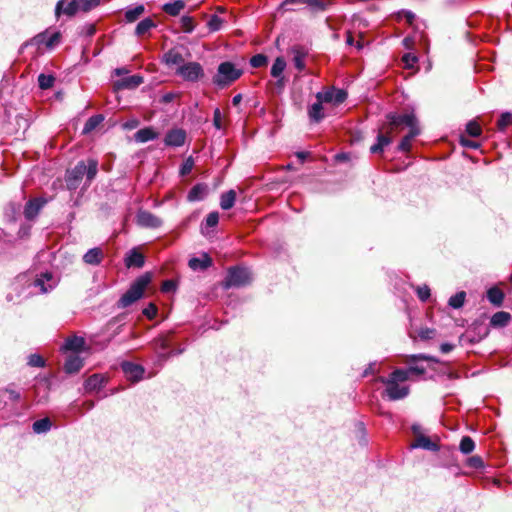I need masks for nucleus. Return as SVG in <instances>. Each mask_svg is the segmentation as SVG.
Wrapping results in <instances>:
<instances>
[{
	"label": "nucleus",
	"instance_id": "1",
	"mask_svg": "<svg viewBox=\"0 0 512 512\" xmlns=\"http://www.w3.org/2000/svg\"><path fill=\"white\" fill-rule=\"evenodd\" d=\"M385 118L383 130L387 133H398L405 127L409 128V132L401 139L397 147V150L400 152H409L412 140L420 134L418 120L414 113L398 114L396 112H389Z\"/></svg>",
	"mask_w": 512,
	"mask_h": 512
},
{
	"label": "nucleus",
	"instance_id": "2",
	"mask_svg": "<svg viewBox=\"0 0 512 512\" xmlns=\"http://www.w3.org/2000/svg\"><path fill=\"white\" fill-rule=\"evenodd\" d=\"M58 284V279L51 272L42 273L36 278L29 274H21L16 277L11 289L17 293V298H26L33 294L31 288L38 289L41 293H47Z\"/></svg>",
	"mask_w": 512,
	"mask_h": 512
},
{
	"label": "nucleus",
	"instance_id": "3",
	"mask_svg": "<svg viewBox=\"0 0 512 512\" xmlns=\"http://www.w3.org/2000/svg\"><path fill=\"white\" fill-rule=\"evenodd\" d=\"M98 173V160L89 158L87 162L79 161L72 169L66 173V185L69 190H76L84 176L86 177L85 186H90Z\"/></svg>",
	"mask_w": 512,
	"mask_h": 512
},
{
	"label": "nucleus",
	"instance_id": "4",
	"mask_svg": "<svg viewBox=\"0 0 512 512\" xmlns=\"http://www.w3.org/2000/svg\"><path fill=\"white\" fill-rule=\"evenodd\" d=\"M378 380L385 385L384 396L391 401L404 399L410 393V387L404 384L407 380L401 368L395 369L387 377H379Z\"/></svg>",
	"mask_w": 512,
	"mask_h": 512
},
{
	"label": "nucleus",
	"instance_id": "5",
	"mask_svg": "<svg viewBox=\"0 0 512 512\" xmlns=\"http://www.w3.org/2000/svg\"><path fill=\"white\" fill-rule=\"evenodd\" d=\"M151 282V275L149 273H145L131 284L129 289L120 297L117 302L118 308H127L137 300H139L144 293V290Z\"/></svg>",
	"mask_w": 512,
	"mask_h": 512
},
{
	"label": "nucleus",
	"instance_id": "6",
	"mask_svg": "<svg viewBox=\"0 0 512 512\" xmlns=\"http://www.w3.org/2000/svg\"><path fill=\"white\" fill-rule=\"evenodd\" d=\"M243 74V70L236 68V66L229 61L219 64L217 73L213 76V83L224 88L238 80Z\"/></svg>",
	"mask_w": 512,
	"mask_h": 512
},
{
	"label": "nucleus",
	"instance_id": "7",
	"mask_svg": "<svg viewBox=\"0 0 512 512\" xmlns=\"http://www.w3.org/2000/svg\"><path fill=\"white\" fill-rule=\"evenodd\" d=\"M252 281V275L248 268L235 266L229 268L223 287L229 289L232 287H243Z\"/></svg>",
	"mask_w": 512,
	"mask_h": 512
},
{
	"label": "nucleus",
	"instance_id": "8",
	"mask_svg": "<svg viewBox=\"0 0 512 512\" xmlns=\"http://www.w3.org/2000/svg\"><path fill=\"white\" fill-rule=\"evenodd\" d=\"M176 74L188 82H197L204 76V70L198 62H187L180 65Z\"/></svg>",
	"mask_w": 512,
	"mask_h": 512
},
{
	"label": "nucleus",
	"instance_id": "9",
	"mask_svg": "<svg viewBox=\"0 0 512 512\" xmlns=\"http://www.w3.org/2000/svg\"><path fill=\"white\" fill-rule=\"evenodd\" d=\"M347 92L343 89H330L316 94V99L324 103L339 105L347 99Z\"/></svg>",
	"mask_w": 512,
	"mask_h": 512
},
{
	"label": "nucleus",
	"instance_id": "10",
	"mask_svg": "<svg viewBox=\"0 0 512 512\" xmlns=\"http://www.w3.org/2000/svg\"><path fill=\"white\" fill-rule=\"evenodd\" d=\"M187 133L182 128L170 129L164 138V143L168 147H181L185 144Z\"/></svg>",
	"mask_w": 512,
	"mask_h": 512
},
{
	"label": "nucleus",
	"instance_id": "11",
	"mask_svg": "<svg viewBox=\"0 0 512 512\" xmlns=\"http://www.w3.org/2000/svg\"><path fill=\"white\" fill-rule=\"evenodd\" d=\"M136 218L137 224L144 228L156 229L159 228L163 223L158 216L146 210H140L137 213Z\"/></svg>",
	"mask_w": 512,
	"mask_h": 512
},
{
	"label": "nucleus",
	"instance_id": "12",
	"mask_svg": "<svg viewBox=\"0 0 512 512\" xmlns=\"http://www.w3.org/2000/svg\"><path fill=\"white\" fill-rule=\"evenodd\" d=\"M394 133H387L383 130V124L379 129V133L376 138V143L370 147V152L372 154H381L384 149L389 146L393 141Z\"/></svg>",
	"mask_w": 512,
	"mask_h": 512
},
{
	"label": "nucleus",
	"instance_id": "13",
	"mask_svg": "<svg viewBox=\"0 0 512 512\" xmlns=\"http://www.w3.org/2000/svg\"><path fill=\"white\" fill-rule=\"evenodd\" d=\"M46 203L47 200L45 198H34L29 200L24 208L25 218L28 220L34 219Z\"/></svg>",
	"mask_w": 512,
	"mask_h": 512
},
{
	"label": "nucleus",
	"instance_id": "14",
	"mask_svg": "<svg viewBox=\"0 0 512 512\" xmlns=\"http://www.w3.org/2000/svg\"><path fill=\"white\" fill-rule=\"evenodd\" d=\"M121 368L128 379L139 381L144 375V368L141 365L125 361L121 364Z\"/></svg>",
	"mask_w": 512,
	"mask_h": 512
},
{
	"label": "nucleus",
	"instance_id": "15",
	"mask_svg": "<svg viewBox=\"0 0 512 512\" xmlns=\"http://www.w3.org/2000/svg\"><path fill=\"white\" fill-rule=\"evenodd\" d=\"M65 1L59 0L55 7V15L59 17L61 14H65L69 17L74 16L78 11L80 10L79 1L78 0H72L69 3H67L66 6H64Z\"/></svg>",
	"mask_w": 512,
	"mask_h": 512
},
{
	"label": "nucleus",
	"instance_id": "16",
	"mask_svg": "<svg viewBox=\"0 0 512 512\" xmlns=\"http://www.w3.org/2000/svg\"><path fill=\"white\" fill-rule=\"evenodd\" d=\"M290 53L292 54V61L295 66V68L302 72L305 70L306 64H305V58L307 57V50L303 46H293L290 50Z\"/></svg>",
	"mask_w": 512,
	"mask_h": 512
},
{
	"label": "nucleus",
	"instance_id": "17",
	"mask_svg": "<svg viewBox=\"0 0 512 512\" xmlns=\"http://www.w3.org/2000/svg\"><path fill=\"white\" fill-rule=\"evenodd\" d=\"M153 345L158 354V361L160 362H165L171 355L174 354L173 351L166 352V350L169 348V341L163 336L156 338L153 341Z\"/></svg>",
	"mask_w": 512,
	"mask_h": 512
},
{
	"label": "nucleus",
	"instance_id": "18",
	"mask_svg": "<svg viewBox=\"0 0 512 512\" xmlns=\"http://www.w3.org/2000/svg\"><path fill=\"white\" fill-rule=\"evenodd\" d=\"M286 5H305L313 11H324L330 5L329 0H287Z\"/></svg>",
	"mask_w": 512,
	"mask_h": 512
},
{
	"label": "nucleus",
	"instance_id": "19",
	"mask_svg": "<svg viewBox=\"0 0 512 512\" xmlns=\"http://www.w3.org/2000/svg\"><path fill=\"white\" fill-rule=\"evenodd\" d=\"M124 262L127 268H141L145 263V258L137 248H133L126 254Z\"/></svg>",
	"mask_w": 512,
	"mask_h": 512
},
{
	"label": "nucleus",
	"instance_id": "20",
	"mask_svg": "<svg viewBox=\"0 0 512 512\" xmlns=\"http://www.w3.org/2000/svg\"><path fill=\"white\" fill-rule=\"evenodd\" d=\"M411 448L412 449L422 448L424 450L433 451V452L439 451V449H440V447L437 443L431 441V439L429 437L424 436V435L417 436L416 439L414 440V442L411 444Z\"/></svg>",
	"mask_w": 512,
	"mask_h": 512
},
{
	"label": "nucleus",
	"instance_id": "21",
	"mask_svg": "<svg viewBox=\"0 0 512 512\" xmlns=\"http://www.w3.org/2000/svg\"><path fill=\"white\" fill-rule=\"evenodd\" d=\"M103 259L104 253L100 247L89 249L83 256L84 263L88 265H99Z\"/></svg>",
	"mask_w": 512,
	"mask_h": 512
},
{
	"label": "nucleus",
	"instance_id": "22",
	"mask_svg": "<svg viewBox=\"0 0 512 512\" xmlns=\"http://www.w3.org/2000/svg\"><path fill=\"white\" fill-rule=\"evenodd\" d=\"M83 367V359L76 354L70 355L64 364V370L67 374L77 373Z\"/></svg>",
	"mask_w": 512,
	"mask_h": 512
},
{
	"label": "nucleus",
	"instance_id": "23",
	"mask_svg": "<svg viewBox=\"0 0 512 512\" xmlns=\"http://www.w3.org/2000/svg\"><path fill=\"white\" fill-rule=\"evenodd\" d=\"M106 384V378L101 374H93L85 381V389L88 392L98 391Z\"/></svg>",
	"mask_w": 512,
	"mask_h": 512
},
{
	"label": "nucleus",
	"instance_id": "24",
	"mask_svg": "<svg viewBox=\"0 0 512 512\" xmlns=\"http://www.w3.org/2000/svg\"><path fill=\"white\" fill-rule=\"evenodd\" d=\"M84 345L85 340L83 337L73 336L67 338L61 348L64 351H72L77 353L84 348Z\"/></svg>",
	"mask_w": 512,
	"mask_h": 512
},
{
	"label": "nucleus",
	"instance_id": "25",
	"mask_svg": "<svg viewBox=\"0 0 512 512\" xmlns=\"http://www.w3.org/2000/svg\"><path fill=\"white\" fill-rule=\"evenodd\" d=\"M159 134L152 127L139 129L134 134V140L138 143H145L157 139Z\"/></svg>",
	"mask_w": 512,
	"mask_h": 512
},
{
	"label": "nucleus",
	"instance_id": "26",
	"mask_svg": "<svg viewBox=\"0 0 512 512\" xmlns=\"http://www.w3.org/2000/svg\"><path fill=\"white\" fill-rule=\"evenodd\" d=\"M511 315L505 311L496 312L490 319V325L494 328H502L508 325Z\"/></svg>",
	"mask_w": 512,
	"mask_h": 512
},
{
	"label": "nucleus",
	"instance_id": "27",
	"mask_svg": "<svg viewBox=\"0 0 512 512\" xmlns=\"http://www.w3.org/2000/svg\"><path fill=\"white\" fill-rule=\"evenodd\" d=\"M163 61L166 65H178V67L184 64V58L177 49H170L163 55Z\"/></svg>",
	"mask_w": 512,
	"mask_h": 512
},
{
	"label": "nucleus",
	"instance_id": "28",
	"mask_svg": "<svg viewBox=\"0 0 512 512\" xmlns=\"http://www.w3.org/2000/svg\"><path fill=\"white\" fill-rule=\"evenodd\" d=\"M323 103V101L317 100V102L309 106L308 116L312 122L319 123L324 118Z\"/></svg>",
	"mask_w": 512,
	"mask_h": 512
},
{
	"label": "nucleus",
	"instance_id": "29",
	"mask_svg": "<svg viewBox=\"0 0 512 512\" xmlns=\"http://www.w3.org/2000/svg\"><path fill=\"white\" fill-rule=\"evenodd\" d=\"M212 260L208 255L202 257H193L189 260V267L193 270H205L210 267Z\"/></svg>",
	"mask_w": 512,
	"mask_h": 512
},
{
	"label": "nucleus",
	"instance_id": "30",
	"mask_svg": "<svg viewBox=\"0 0 512 512\" xmlns=\"http://www.w3.org/2000/svg\"><path fill=\"white\" fill-rule=\"evenodd\" d=\"M155 27H156V23L151 18H149V17L145 18L137 24V26L135 28V34L138 37L145 36L146 34H148L150 32V30L152 28H155Z\"/></svg>",
	"mask_w": 512,
	"mask_h": 512
},
{
	"label": "nucleus",
	"instance_id": "31",
	"mask_svg": "<svg viewBox=\"0 0 512 512\" xmlns=\"http://www.w3.org/2000/svg\"><path fill=\"white\" fill-rule=\"evenodd\" d=\"M487 299L490 303L499 307L503 303L504 293L498 287H491L487 291Z\"/></svg>",
	"mask_w": 512,
	"mask_h": 512
},
{
	"label": "nucleus",
	"instance_id": "32",
	"mask_svg": "<svg viewBox=\"0 0 512 512\" xmlns=\"http://www.w3.org/2000/svg\"><path fill=\"white\" fill-rule=\"evenodd\" d=\"M235 201H236V192L231 189L221 195L220 207L223 210H229L234 206Z\"/></svg>",
	"mask_w": 512,
	"mask_h": 512
},
{
	"label": "nucleus",
	"instance_id": "33",
	"mask_svg": "<svg viewBox=\"0 0 512 512\" xmlns=\"http://www.w3.org/2000/svg\"><path fill=\"white\" fill-rule=\"evenodd\" d=\"M185 7V3L182 0H175L174 2L166 3L163 6V10L165 13L171 16H177L180 14L181 10Z\"/></svg>",
	"mask_w": 512,
	"mask_h": 512
},
{
	"label": "nucleus",
	"instance_id": "34",
	"mask_svg": "<svg viewBox=\"0 0 512 512\" xmlns=\"http://www.w3.org/2000/svg\"><path fill=\"white\" fill-rule=\"evenodd\" d=\"M144 11H145V7L142 4L128 8L125 11V20L128 23H132V22L136 21L144 13Z\"/></svg>",
	"mask_w": 512,
	"mask_h": 512
},
{
	"label": "nucleus",
	"instance_id": "35",
	"mask_svg": "<svg viewBox=\"0 0 512 512\" xmlns=\"http://www.w3.org/2000/svg\"><path fill=\"white\" fill-rule=\"evenodd\" d=\"M104 120V117L103 115L101 114H97V115H93L91 116L85 123L84 127H83V133L84 134H89L91 133L93 130H95Z\"/></svg>",
	"mask_w": 512,
	"mask_h": 512
},
{
	"label": "nucleus",
	"instance_id": "36",
	"mask_svg": "<svg viewBox=\"0 0 512 512\" xmlns=\"http://www.w3.org/2000/svg\"><path fill=\"white\" fill-rule=\"evenodd\" d=\"M143 78L139 75H131L126 78H123L119 83L121 88L132 89L138 87L142 84Z\"/></svg>",
	"mask_w": 512,
	"mask_h": 512
},
{
	"label": "nucleus",
	"instance_id": "37",
	"mask_svg": "<svg viewBox=\"0 0 512 512\" xmlns=\"http://www.w3.org/2000/svg\"><path fill=\"white\" fill-rule=\"evenodd\" d=\"M205 192H206V187L203 184H196L188 192L187 198L189 201H199L204 198Z\"/></svg>",
	"mask_w": 512,
	"mask_h": 512
},
{
	"label": "nucleus",
	"instance_id": "38",
	"mask_svg": "<svg viewBox=\"0 0 512 512\" xmlns=\"http://www.w3.org/2000/svg\"><path fill=\"white\" fill-rule=\"evenodd\" d=\"M52 427V423L49 418H42L39 420H36L33 423V431L37 434H43L47 433Z\"/></svg>",
	"mask_w": 512,
	"mask_h": 512
},
{
	"label": "nucleus",
	"instance_id": "39",
	"mask_svg": "<svg viewBox=\"0 0 512 512\" xmlns=\"http://www.w3.org/2000/svg\"><path fill=\"white\" fill-rule=\"evenodd\" d=\"M286 67V62L282 57H277L271 67V75L274 78L282 76Z\"/></svg>",
	"mask_w": 512,
	"mask_h": 512
},
{
	"label": "nucleus",
	"instance_id": "40",
	"mask_svg": "<svg viewBox=\"0 0 512 512\" xmlns=\"http://www.w3.org/2000/svg\"><path fill=\"white\" fill-rule=\"evenodd\" d=\"M466 293L464 291L457 292L449 298L448 304L454 309H459L464 305Z\"/></svg>",
	"mask_w": 512,
	"mask_h": 512
},
{
	"label": "nucleus",
	"instance_id": "41",
	"mask_svg": "<svg viewBox=\"0 0 512 512\" xmlns=\"http://www.w3.org/2000/svg\"><path fill=\"white\" fill-rule=\"evenodd\" d=\"M54 83L55 77L53 75H47L42 73L38 76V85L39 88L42 90H47L53 87Z\"/></svg>",
	"mask_w": 512,
	"mask_h": 512
},
{
	"label": "nucleus",
	"instance_id": "42",
	"mask_svg": "<svg viewBox=\"0 0 512 512\" xmlns=\"http://www.w3.org/2000/svg\"><path fill=\"white\" fill-rule=\"evenodd\" d=\"M224 24V20L216 14L210 16L207 26L210 32L219 31Z\"/></svg>",
	"mask_w": 512,
	"mask_h": 512
},
{
	"label": "nucleus",
	"instance_id": "43",
	"mask_svg": "<svg viewBox=\"0 0 512 512\" xmlns=\"http://www.w3.org/2000/svg\"><path fill=\"white\" fill-rule=\"evenodd\" d=\"M475 448L473 439L469 436H464L460 441L459 449L463 454L471 453Z\"/></svg>",
	"mask_w": 512,
	"mask_h": 512
},
{
	"label": "nucleus",
	"instance_id": "44",
	"mask_svg": "<svg viewBox=\"0 0 512 512\" xmlns=\"http://www.w3.org/2000/svg\"><path fill=\"white\" fill-rule=\"evenodd\" d=\"M512 124V113L504 112L501 114L497 121V128L499 131H504L509 125Z\"/></svg>",
	"mask_w": 512,
	"mask_h": 512
},
{
	"label": "nucleus",
	"instance_id": "45",
	"mask_svg": "<svg viewBox=\"0 0 512 512\" xmlns=\"http://www.w3.org/2000/svg\"><path fill=\"white\" fill-rule=\"evenodd\" d=\"M466 132L471 137H479L482 133V129L479 123L472 120L466 124Z\"/></svg>",
	"mask_w": 512,
	"mask_h": 512
},
{
	"label": "nucleus",
	"instance_id": "46",
	"mask_svg": "<svg viewBox=\"0 0 512 512\" xmlns=\"http://www.w3.org/2000/svg\"><path fill=\"white\" fill-rule=\"evenodd\" d=\"M402 371H404L405 375H406V380H409L411 375H423L426 371L425 367L423 366H419V365H410L408 368L406 369H403L401 368Z\"/></svg>",
	"mask_w": 512,
	"mask_h": 512
},
{
	"label": "nucleus",
	"instance_id": "47",
	"mask_svg": "<svg viewBox=\"0 0 512 512\" xmlns=\"http://www.w3.org/2000/svg\"><path fill=\"white\" fill-rule=\"evenodd\" d=\"M268 63V58L264 54H256L251 57L250 59V65L253 68H261Z\"/></svg>",
	"mask_w": 512,
	"mask_h": 512
},
{
	"label": "nucleus",
	"instance_id": "48",
	"mask_svg": "<svg viewBox=\"0 0 512 512\" xmlns=\"http://www.w3.org/2000/svg\"><path fill=\"white\" fill-rule=\"evenodd\" d=\"M80 10L88 12L100 4V0H78Z\"/></svg>",
	"mask_w": 512,
	"mask_h": 512
},
{
	"label": "nucleus",
	"instance_id": "49",
	"mask_svg": "<svg viewBox=\"0 0 512 512\" xmlns=\"http://www.w3.org/2000/svg\"><path fill=\"white\" fill-rule=\"evenodd\" d=\"M402 61L406 68H413L414 65L418 62V57L416 54L408 52L402 56Z\"/></svg>",
	"mask_w": 512,
	"mask_h": 512
},
{
	"label": "nucleus",
	"instance_id": "50",
	"mask_svg": "<svg viewBox=\"0 0 512 512\" xmlns=\"http://www.w3.org/2000/svg\"><path fill=\"white\" fill-rule=\"evenodd\" d=\"M46 41H47V33H39L38 35L33 37L29 43H26V45L31 44V45L36 46L37 48H40L43 45L46 47Z\"/></svg>",
	"mask_w": 512,
	"mask_h": 512
},
{
	"label": "nucleus",
	"instance_id": "51",
	"mask_svg": "<svg viewBox=\"0 0 512 512\" xmlns=\"http://www.w3.org/2000/svg\"><path fill=\"white\" fill-rule=\"evenodd\" d=\"M28 365L32 367H44L45 360L39 354H31L28 357Z\"/></svg>",
	"mask_w": 512,
	"mask_h": 512
},
{
	"label": "nucleus",
	"instance_id": "52",
	"mask_svg": "<svg viewBox=\"0 0 512 512\" xmlns=\"http://www.w3.org/2000/svg\"><path fill=\"white\" fill-rule=\"evenodd\" d=\"M180 21L182 30L185 33H191L194 30L193 18L189 16H183Z\"/></svg>",
	"mask_w": 512,
	"mask_h": 512
},
{
	"label": "nucleus",
	"instance_id": "53",
	"mask_svg": "<svg viewBox=\"0 0 512 512\" xmlns=\"http://www.w3.org/2000/svg\"><path fill=\"white\" fill-rule=\"evenodd\" d=\"M416 293H417L418 298L422 302H426L430 297V288L427 285L418 286L416 288Z\"/></svg>",
	"mask_w": 512,
	"mask_h": 512
},
{
	"label": "nucleus",
	"instance_id": "54",
	"mask_svg": "<svg viewBox=\"0 0 512 512\" xmlns=\"http://www.w3.org/2000/svg\"><path fill=\"white\" fill-rule=\"evenodd\" d=\"M219 222V214L218 212H211L207 215L205 219V227L213 228Z\"/></svg>",
	"mask_w": 512,
	"mask_h": 512
},
{
	"label": "nucleus",
	"instance_id": "55",
	"mask_svg": "<svg viewBox=\"0 0 512 512\" xmlns=\"http://www.w3.org/2000/svg\"><path fill=\"white\" fill-rule=\"evenodd\" d=\"M60 41V33L47 34L46 48L52 49Z\"/></svg>",
	"mask_w": 512,
	"mask_h": 512
},
{
	"label": "nucleus",
	"instance_id": "56",
	"mask_svg": "<svg viewBox=\"0 0 512 512\" xmlns=\"http://www.w3.org/2000/svg\"><path fill=\"white\" fill-rule=\"evenodd\" d=\"M468 465L474 469H481L484 467V462L480 456H471L468 459Z\"/></svg>",
	"mask_w": 512,
	"mask_h": 512
},
{
	"label": "nucleus",
	"instance_id": "57",
	"mask_svg": "<svg viewBox=\"0 0 512 512\" xmlns=\"http://www.w3.org/2000/svg\"><path fill=\"white\" fill-rule=\"evenodd\" d=\"M157 306L153 303H150L146 308L143 309V314L149 318L153 319L157 315Z\"/></svg>",
	"mask_w": 512,
	"mask_h": 512
},
{
	"label": "nucleus",
	"instance_id": "58",
	"mask_svg": "<svg viewBox=\"0 0 512 512\" xmlns=\"http://www.w3.org/2000/svg\"><path fill=\"white\" fill-rule=\"evenodd\" d=\"M460 143L463 147L466 148L478 149L480 147V144L477 141L470 140L464 136H461Z\"/></svg>",
	"mask_w": 512,
	"mask_h": 512
},
{
	"label": "nucleus",
	"instance_id": "59",
	"mask_svg": "<svg viewBox=\"0 0 512 512\" xmlns=\"http://www.w3.org/2000/svg\"><path fill=\"white\" fill-rule=\"evenodd\" d=\"M193 165H194V162L191 157L188 158L187 160H185V162L182 164L181 169H180L181 175L185 176V175L189 174L193 168Z\"/></svg>",
	"mask_w": 512,
	"mask_h": 512
},
{
	"label": "nucleus",
	"instance_id": "60",
	"mask_svg": "<svg viewBox=\"0 0 512 512\" xmlns=\"http://www.w3.org/2000/svg\"><path fill=\"white\" fill-rule=\"evenodd\" d=\"M419 337L423 340L432 339L435 335V330L430 328H423L419 331Z\"/></svg>",
	"mask_w": 512,
	"mask_h": 512
},
{
	"label": "nucleus",
	"instance_id": "61",
	"mask_svg": "<svg viewBox=\"0 0 512 512\" xmlns=\"http://www.w3.org/2000/svg\"><path fill=\"white\" fill-rule=\"evenodd\" d=\"M418 360L429 361V360H433V358L428 355H425V354H415V355H410L407 359V362L409 364H411V363L417 362Z\"/></svg>",
	"mask_w": 512,
	"mask_h": 512
},
{
	"label": "nucleus",
	"instance_id": "62",
	"mask_svg": "<svg viewBox=\"0 0 512 512\" xmlns=\"http://www.w3.org/2000/svg\"><path fill=\"white\" fill-rule=\"evenodd\" d=\"M161 289L165 293L173 292L176 290V284L173 280H166L163 282Z\"/></svg>",
	"mask_w": 512,
	"mask_h": 512
},
{
	"label": "nucleus",
	"instance_id": "63",
	"mask_svg": "<svg viewBox=\"0 0 512 512\" xmlns=\"http://www.w3.org/2000/svg\"><path fill=\"white\" fill-rule=\"evenodd\" d=\"M213 125L216 129H221V112L219 108H216L213 113Z\"/></svg>",
	"mask_w": 512,
	"mask_h": 512
},
{
	"label": "nucleus",
	"instance_id": "64",
	"mask_svg": "<svg viewBox=\"0 0 512 512\" xmlns=\"http://www.w3.org/2000/svg\"><path fill=\"white\" fill-rule=\"evenodd\" d=\"M1 394H8V397L11 401H18L20 399V393L14 390L6 389L0 392Z\"/></svg>",
	"mask_w": 512,
	"mask_h": 512
}]
</instances>
